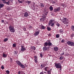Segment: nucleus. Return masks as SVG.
I'll use <instances>...</instances> for the list:
<instances>
[{
	"label": "nucleus",
	"instance_id": "obj_9",
	"mask_svg": "<svg viewBox=\"0 0 74 74\" xmlns=\"http://www.w3.org/2000/svg\"><path fill=\"white\" fill-rule=\"evenodd\" d=\"M45 13L43 15V16H44L45 17H47V15L48 14V12H49L48 11H45Z\"/></svg>",
	"mask_w": 74,
	"mask_h": 74
},
{
	"label": "nucleus",
	"instance_id": "obj_27",
	"mask_svg": "<svg viewBox=\"0 0 74 74\" xmlns=\"http://www.w3.org/2000/svg\"><path fill=\"white\" fill-rule=\"evenodd\" d=\"M12 47L13 48L15 47H16V44L15 43L13 44Z\"/></svg>",
	"mask_w": 74,
	"mask_h": 74
},
{
	"label": "nucleus",
	"instance_id": "obj_50",
	"mask_svg": "<svg viewBox=\"0 0 74 74\" xmlns=\"http://www.w3.org/2000/svg\"><path fill=\"white\" fill-rule=\"evenodd\" d=\"M40 74H44V73L43 72H41L40 73Z\"/></svg>",
	"mask_w": 74,
	"mask_h": 74
},
{
	"label": "nucleus",
	"instance_id": "obj_1",
	"mask_svg": "<svg viewBox=\"0 0 74 74\" xmlns=\"http://www.w3.org/2000/svg\"><path fill=\"white\" fill-rule=\"evenodd\" d=\"M55 20L51 19L50 20L49 23V25H51V27H54L55 26Z\"/></svg>",
	"mask_w": 74,
	"mask_h": 74
},
{
	"label": "nucleus",
	"instance_id": "obj_30",
	"mask_svg": "<svg viewBox=\"0 0 74 74\" xmlns=\"http://www.w3.org/2000/svg\"><path fill=\"white\" fill-rule=\"evenodd\" d=\"M8 40V38H6L4 40V42H6V41H7Z\"/></svg>",
	"mask_w": 74,
	"mask_h": 74
},
{
	"label": "nucleus",
	"instance_id": "obj_39",
	"mask_svg": "<svg viewBox=\"0 0 74 74\" xmlns=\"http://www.w3.org/2000/svg\"><path fill=\"white\" fill-rule=\"evenodd\" d=\"M48 74H51V71H48Z\"/></svg>",
	"mask_w": 74,
	"mask_h": 74
},
{
	"label": "nucleus",
	"instance_id": "obj_13",
	"mask_svg": "<svg viewBox=\"0 0 74 74\" xmlns=\"http://www.w3.org/2000/svg\"><path fill=\"white\" fill-rule=\"evenodd\" d=\"M39 33H40V31H36L34 35L36 36H38Z\"/></svg>",
	"mask_w": 74,
	"mask_h": 74
},
{
	"label": "nucleus",
	"instance_id": "obj_26",
	"mask_svg": "<svg viewBox=\"0 0 74 74\" xmlns=\"http://www.w3.org/2000/svg\"><path fill=\"white\" fill-rule=\"evenodd\" d=\"M60 36V35L59 34H57L56 36V38H59V37Z\"/></svg>",
	"mask_w": 74,
	"mask_h": 74
},
{
	"label": "nucleus",
	"instance_id": "obj_43",
	"mask_svg": "<svg viewBox=\"0 0 74 74\" xmlns=\"http://www.w3.org/2000/svg\"><path fill=\"white\" fill-rule=\"evenodd\" d=\"M17 53H16V51H14V54H15L16 55L17 54Z\"/></svg>",
	"mask_w": 74,
	"mask_h": 74
},
{
	"label": "nucleus",
	"instance_id": "obj_55",
	"mask_svg": "<svg viewBox=\"0 0 74 74\" xmlns=\"http://www.w3.org/2000/svg\"><path fill=\"white\" fill-rule=\"evenodd\" d=\"M44 73H45V74H47V72H44Z\"/></svg>",
	"mask_w": 74,
	"mask_h": 74
},
{
	"label": "nucleus",
	"instance_id": "obj_36",
	"mask_svg": "<svg viewBox=\"0 0 74 74\" xmlns=\"http://www.w3.org/2000/svg\"><path fill=\"white\" fill-rule=\"evenodd\" d=\"M61 42L62 43H64V40L62 39L61 41Z\"/></svg>",
	"mask_w": 74,
	"mask_h": 74
},
{
	"label": "nucleus",
	"instance_id": "obj_25",
	"mask_svg": "<svg viewBox=\"0 0 74 74\" xmlns=\"http://www.w3.org/2000/svg\"><path fill=\"white\" fill-rule=\"evenodd\" d=\"M47 29L49 31H50V30H51V28H50L49 27H47Z\"/></svg>",
	"mask_w": 74,
	"mask_h": 74
},
{
	"label": "nucleus",
	"instance_id": "obj_28",
	"mask_svg": "<svg viewBox=\"0 0 74 74\" xmlns=\"http://www.w3.org/2000/svg\"><path fill=\"white\" fill-rule=\"evenodd\" d=\"M48 67H46L45 69V71H47V70H48Z\"/></svg>",
	"mask_w": 74,
	"mask_h": 74
},
{
	"label": "nucleus",
	"instance_id": "obj_46",
	"mask_svg": "<svg viewBox=\"0 0 74 74\" xmlns=\"http://www.w3.org/2000/svg\"><path fill=\"white\" fill-rule=\"evenodd\" d=\"M19 3H22V1H18Z\"/></svg>",
	"mask_w": 74,
	"mask_h": 74
},
{
	"label": "nucleus",
	"instance_id": "obj_4",
	"mask_svg": "<svg viewBox=\"0 0 74 74\" xmlns=\"http://www.w3.org/2000/svg\"><path fill=\"white\" fill-rule=\"evenodd\" d=\"M55 66L56 67V69H59V68H61L62 66H61V64H60V63H55Z\"/></svg>",
	"mask_w": 74,
	"mask_h": 74
},
{
	"label": "nucleus",
	"instance_id": "obj_51",
	"mask_svg": "<svg viewBox=\"0 0 74 74\" xmlns=\"http://www.w3.org/2000/svg\"><path fill=\"white\" fill-rule=\"evenodd\" d=\"M74 34H72L71 35V37H74Z\"/></svg>",
	"mask_w": 74,
	"mask_h": 74
},
{
	"label": "nucleus",
	"instance_id": "obj_19",
	"mask_svg": "<svg viewBox=\"0 0 74 74\" xmlns=\"http://www.w3.org/2000/svg\"><path fill=\"white\" fill-rule=\"evenodd\" d=\"M7 56V54H5L4 53H3V57H4V58H6Z\"/></svg>",
	"mask_w": 74,
	"mask_h": 74
},
{
	"label": "nucleus",
	"instance_id": "obj_10",
	"mask_svg": "<svg viewBox=\"0 0 74 74\" xmlns=\"http://www.w3.org/2000/svg\"><path fill=\"white\" fill-rule=\"evenodd\" d=\"M39 27L40 29H45V26H43L42 25H41L39 26Z\"/></svg>",
	"mask_w": 74,
	"mask_h": 74
},
{
	"label": "nucleus",
	"instance_id": "obj_32",
	"mask_svg": "<svg viewBox=\"0 0 74 74\" xmlns=\"http://www.w3.org/2000/svg\"><path fill=\"white\" fill-rule=\"evenodd\" d=\"M35 60V63H37L38 62V61H37V59H35L34 60Z\"/></svg>",
	"mask_w": 74,
	"mask_h": 74
},
{
	"label": "nucleus",
	"instance_id": "obj_33",
	"mask_svg": "<svg viewBox=\"0 0 74 74\" xmlns=\"http://www.w3.org/2000/svg\"><path fill=\"white\" fill-rule=\"evenodd\" d=\"M6 73L8 74L10 73V71H8V70H7V71H6Z\"/></svg>",
	"mask_w": 74,
	"mask_h": 74
},
{
	"label": "nucleus",
	"instance_id": "obj_21",
	"mask_svg": "<svg viewBox=\"0 0 74 74\" xmlns=\"http://www.w3.org/2000/svg\"><path fill=\"white\" fill-rule=\"evenodd\" d=\"M4 5L3 4H0V9L4 7Z\"/></svg>",
	"mask_w": 74,
	"mask_h": 74
},
{
	"label": "nucleus",
	"instance_id": "obj_23",
	"mask_svg": "<svg viewBox=\"0 0 74 74\" xmlns=\"http://www.w3.org/2000/svg\"><path fill=\"white\" fill-rule=\"evenodd\" d=\"M4 3H5V4H6L9 5V4H10V2L9 1H8V2L5 1Z\"/></svg>",
	"mask_w": 74,
	"mask_h": 74
},
{
	"label": "nucleus",
	"instance_id": "obj_38",
	"mask_svg": "<svg viewBox=\"0 0 74 74\" xmlns=\"http://www.w3.org/2000/svg\"><path fill=\"white\" fill-rule=\"evenodd\" d=\"M1 69H4V66L3 65H2L1 67Z\"/></svg>",
	"mask_w": 74,
	"mask_h": 74
},
{
	"label": "nucleus",
	"instance_id": "obj_59",
	"mask_svg": "<svg viewBox=\"0 0 74 74\" xmlns=\"http://www.w3.org/2000/svg\"><path fill=\"white\" fill-rule=\"evenodd\" d=\"M5 16H7V15H5Z\"/></svg>",
	"mask_w": 74,
	"mask_h": 74
},
{
	"label": "nucleus",
	"instance_id": "obj_7",
	"mask_svg": "<svg viewBox=\"0 0 74 74\" xmlns=\"http://www.w3.org/2000/svg\"><path fill=\"white\" fill-rule=\"evenodd\" d=\"M65 25H66V26H68V24L69 23V20H68V19L65 18Z\"/></svg>",
	"mask_w": 74,
	"mask_h": 74
},
{
	"label": "nucleus",
	"instance_id": "obj_44",
	"mask_svg": "<svg viewBox=\"0 0 74 74\" xmlns=\"http://www.w3.org/2000/svg\"><path fill=\"white\" fill-rule=\"evenodd\" d=\"M29 29H32V26L30 25V26H29Z\"/></svg>",
	"mask_w": 74,
	"mask_h": 74
},
{
	"label": "nucleus",
	"instance_id": "obj_14",
	"mask_svg": "<svg viewBox=\"0 0 74 74\" xmlns=\"http://www.w3.org/2000/svg\"><path fill=\"white\" fill-rule=\"evenodd\" d=\"M48 41L49 42L48 43V46H50V47H51V46H52V43L50 42V41L49 40V41L48 40Z\"/></svg>",
	"mask_w": 74,
	"mask_h": 74
},
{
	"label": "nucleus",
	"instance_id": "obj_41",
	"mask_svg": "<svg viewBox=\"0 0 74 74\" xmlns=\"http://www.w3.org/2000/svg\"><path fill=\"white\" fill-rule=\"evenodd\" d=\"M40 56L41 58H42V54L41 53L40 54Z\"/></svg>",
	"mask_w": 74,
	"mask_h": 74
},
{
	"label": "nucleus",
	"instance_id": "obj_40",
	"mask_svg": "<svg viewBox=\"0 0 74 74\" xmlns=\"http://www.w3.org/2000/svg\"><path fill=\"white\" fill-rule=\"evenodd\" d=\"M48 36L49 37H51V34H49Z\"/></svg>",
	"mask_w": 74,
	"mask_h": 74
},
{
	"label": "nucleus",
	"instance_id": "obj_3",
	"mask_svg": "<svg viewBox=\"0 0 74 74\" xmlns=\"http://www.w3.org/2000/svg\"><path fill=\"white\" fill-rule=\"evenodd\" d=\"M9 30L12 33H14L15 32V29L14 27L10 25L9 27Z\"/></svg>",
	"mask_w": 74,
	"mask_h": 74
},
{
	"label": "nucleus",
	"instance_id": "obj_56",
	"mask_svg": "<svg viewBox=\"0 0 74 74\" xmlns=\"http://www.w3.org/2000/svg\"><path fill=\"white\" fill-rule=\"evenodd\" d=\"M60 70H62V68H60Z\"/></svg>",
	"mask_w": 74,
	"mask_h": 74
},
{
	"label": "nucleus",
	"instance_id": "obj_17",
	"mask_svg": "<svg viewBox=\"0 0 74 74\" xmlns=\"http://www.w3.org/2000/svg\"><path fill=\"white\" fill-rule=\"evenodd\" d=\"M26 48L25 47L21 49V51H22V52H24V51H26Z\"/></svg>",
	"mask_w": 74,
	"mask_h": 74
},
{
	"label": "nucleus",
	"instance_id": "obj_24",
	"mask_svg": "<svg viewBox=\"0 0 74 74\" xmlns=\"http://www.w3.org/2000/svg\"><path fill=\"white\" fill-rule=\"evenodd\" d=\"M31 48H32L33 49V50H36V47H35L34 46H31Z\"/></svg>",
	"mask_w": 74,
	"mask_h": 74
},
{
	"label": "nucleus",
	"instance_id": "obj_35",
	"mask_svg": "<svg viewBox=\"0 0 74 74\" xmlns=\"http://www.w3.org/2000/svg\"><path fill=\"white\" fill-rule=\"evenodd\" d=\"M63 56H61L60 58V60H62V59H63Z\"/></svg>",
	"mask_w": 74,
	"mask_h": 74
},
{
	"label": "nucleus",
	"instance_id": "obj_11",
	"mask_svg": "<svg viewBox=\"0 0 74 74\" xmlns=\"http://www.w3.org/2000/svg\"><path fill=\"white\" fill-rule=\"evenodd\" d=\"M48 49V47H47V46H44L43 48V51H47Z\"/></svg>",
	"mask_w": 74,
	"mask_h": 74
},
{
	"label": "nucleus",
	"instance_id": "obj_12",
	"mask_svg": "<svg viewBox=\"0 0 74 74\" xmlns=\"http://www.w3.org/2000/svg\"><path fill=\"white\" fill-rule=\"evenodd\" d=\"M24 16L25 17H27V16H29V13H28L27 12L25 13Z\"/></svg>",
	"mask_w": 74,
	"mask_h": 74
},
{
	"label": "nucleus",
	"instance_id": "obj_47",
	"mask_svg": "<svg viewBox=\"0 0 74 74\" xmlns=\"http://www.w3.org/2000/svg\"><path fill=\"white\" fill-rule=\"evenodd\" d=\"M26 29L25 28H23V30L24 31H26Z\"/></svg>",
	"mask_w": 74,
	"mask_h": 74
},
{
	"label": "nucleus",
	"instance_id": "obj_61",
	"mask_svg": "<svg viewBox=\"0 0 74 74\" xmlns=\"http://www.w3.org/2000/svg\"><path fill=\"white\" fill-rule=\"evenodd\" d=\"M46 1L47 0H46Z\"/></svg>",
	"mask_w": 74,
	"mask_h": 74
},
{
	"label": "nucleus",
	"instance_id": "obj_22",
	"mask_svg": "<svg viewBox=\"0 0 74 74\" xmlns=\"http://www.w3.org/2000/svg\"><path fill=\"white\" fill-rule=\"evenodd\" d=\"M40 5L41 7H44V5L42 3H40Z\"/></svg>",
	"mask_w": 74,
	"mask_h": 74
},
{
	"label": "nucleus",
	"instance_id": "obj_48",
	"mask_svg": "<svg viewBox=\"0 0 74 74\" xmlns=\"http://www.w3.org/2000/svg\"><path fill=\"white\" fill-rule=\"evenodd\" d=\"M18 74H21V71H18Z\"/></svg>",
	"mask_w": 74,
	"mask_h": 74
},
{
	"label": "nucleus",
	"instance_id": "obj_45",
	"mask_svg": "<svg viewBox=\"0 0 74 74\" xmlns=\"http://www.w3.org/2000/svg\"><path fill=\"white\" fill-rule=\"evenodd\" d=\"M1 22H2V23H4V20H1Z\"/></svg>",
	"mask_w": 74,
	"mask_h": 74
},
{
	"label": "nucleus",
	"instance_id": "obj_15",
	"mask_svg": "<svg viewBox=\"0 0 74 74\" xmlns=\"http://www.w3.org/2000/svg\"><path fill=\"white\" fill-rule=\"evenodd\" d=\"M44 47H47L48 46V43L47 42H45L44 44Z\"/></svg>",
	"mask_w": 74,
	"mask_h": 74
},
{
	"label": "nucleus",
	"instance_id": "obj_29",
	"mask_svg": "<svg viewBox=\"0 0 74 74\" xmlns=\"http://www.w3.org/2000/svg\"><path fill=\"white\" fill-rule=\"evenodd\" d=\"M71 28L72 30H73V31H74V26H72Z\"/></svg>",
	"mask_w": 74,
	"mask_h": 74
},
{
	"label": "nucleus",
	"instance_id": "obj_6",
	"mask_svg": "<svg viewBox=\"0 0 74 74\" xmlns=\"http://www.w3.org/2000/svg\"><path fill=\"white\" fill-rule=\"evenodd\" d=\"M42 16L43 17L40 19V21L41 22H44L46 19V17H45L44 16Z\"/></svg>",
	"mask_w": 74,
	"mask_h": 74
},
{
	"label": "nucleus",
	"instance_id": "obj_34",
	"mask_svg": "<svg viewBox=\"0 0 74 74\" xmlns=\"http://www.w3.org/2000/svg\"><path fill=\"white\" fill-rule=\"evenodd\" d=\"M62 22H63L65 24V20H62Z\"/></svg>",
	"mask_w": 74,
	"mask_h": 74
},
{
	"label": "nucleus",
	"instance_id": "obj_8",
	"mask_svg": "<svg viewBox=\"0 0 74 74\" xmlns=\"http://www.w3.org/2000/svg\"><path fill=\"white\" fill-rule=\"evenodd\" d=\"M60 10V8L59 7L55 9L54 10V12H58Z\"/></svg>",
	"mask_w": 74,
	"mask_h": 74
},
{
	"label": "nucleus",
	"instance_id": "obj_42",
	"mask_svg": "<svg viewBox=\"0 0 74 74\" xmlns=\"http://www.w3.org/2000/svg\"><path fill=\"white\" fill-rule=\"evenodd\" d=\"M21 49H22V48H24V47L23 46L21 45Z\"/></svg>",
	"mask_w": 74,
	"mask_h": 74
},
{
	"label": "nucleus",
	"instance_id": "obj_18",
	"mask_svg": "<svg viewBox=\"0 0 74 74\" xmlns=\"http://www.w3.org/2000/svg\"><path fill=\"white\" fill-rule=\"evenodd\" d=\"M56 25L58 27H59V26H60V24L58 23V22H56Z\"/></svg>",
	"mask_w": 74,
	"mask_h": 74
},
{
	"label": "nucleus",
	"instance_id": "obj_58",
	"mask_svg": "<svg viewBox=\"0 0 74 74\" xmlns=\"http://www.w3.org/2000/svg\"><path fill=\"white\" fill-rule=\"evenodd\" d=\"M6 23H7V24H8V22H6Z\"/></svg>",
	"mask_w": 74,
	"mask_h": 74
},
{
	"label": "nucleus",
	"instance_id": "obj_60",
	"mask_svg": "<svg viewBox=\"0 0 74 74\" xmlns=\"http://www.w3.org/2000/svg\"><path fill=\"white\" fill-rule=\"evenodd\" d=\"M41 66H42V65H41Z\"/></svg>",
	"mask_w": 74,
	"mask_h": 74
},
{
	"label": "nucleus",
	"instance_id": "obj_53",
	"mask_svg": "<svg viewBox=\"0 0 74 74\" xmlns=\"http://www.w3.org/2000/svg\"><path fill=\"white\" fill-rule=\"evenodd\" d=\"M3 1H6L7 0H2Z\"/></svg>",
	"mask_w": 74,
	"mask_h": 74
},
{
	"label": "nucleus",
	"instance_id": "obj_20",
	"mask_svg": "<svg viewBox=\"0 0 74 74\" xmlns=\"http://www.w3.org/2000/svg\"><path fill=\"white\" fill-rule=\"evenodd\" d=\"M49 9L51 11H52L53 10V8L52 6H50L49 8Z\"/></svg>",
	"mask_w": 74,
	"mask_h": 74
},
{
	"label": "nucleus",
	"instance_id": "obj_16",
	"mask_svg": "<svg viewBox=\"0 0 74 74\" xmlns=\"http://www.w3.org/2000/svg\"><path fill=\"white\" fill-rule=\"evenodd\" d=\"M54 50L55 51H57L58 50V47H54Z\"/></svg>",
	"mask_w": 74,
	"mask_h": 74
},
{
	"label": "nucleus",
	"instance_id": "obj_52",
	"mask_svg": "<svg viewBox=\"0 0 74 74\" xmlns=\"http://www.w3.org/2000/svg\"><path fill=\"white\" fill-rule=\"evenodd\" d=\"M64 53H62L61 54V55H64Z\"/></svg>",
	"mask_w": 74,
	"mask_h": 74
},
{
	"label": "nucleus",
	"instance_id": "obj_54",
	"mask_svg": "<svg viewBox=\"0 0 74 74\" xmlns=\"http://www.w3.org/2000/svg\"><path fill=\"white\" fill-rule=\"evenodd\" d=\"M34 58H35V59L37 58V57L36 56H34Z\"/></svg>",
	"mask_w": 74,
	"mask_h": 74
},
{
	"label": "nucleus",
	"instance_id": "obj_49",
	"mask_svg": "<svg viewBox=\"0 0 74 74\" xmlns=\"http://www.w3.org/2000/svg\"><path fill=\"white\" fill-rule=\"evenodd\" d=\"M7 10H11V9H10V8H8Z\"/></svg>",
	"mask_w": 74,
	"mask_h": 74
},
{
	"label": "nucleus",
	"instance_id": "obj_5",
	"mask_svg": "<svg viewBox=\"0 0 74 74\" xmlns=\"http://www.w3.org/2000/svg\"><path fill=\"white\" fill-rule=\"evenodd\" d=\"M67 44L71 46H74V43L70 41H68L67 42Z\"/></svg>",
	"mask_w": 74,
	"mask_h": 74
},
{
	"label": "nucleus",
	"instance_id": "obj_2",
	"mask_svg": "<svg viewBox=\"0 0 74 74\" xmlns=\"http://www.w3.org/2000/svg\"><path fill=\"white\" fill-rule=\"evenodd\" d=\"M16 63L19 66H20L21 68L24 69L25 68V65L23 64H22L19 61H16Z\"/></svg>",
	"mask_w": 74,
	"mask_h": 74
},
{
	"label": "nucleus",
	"instance_id": "obj_37",
	"mask_svg": "<svg viewBox=\"0 0 74 74\" xmlns=\"http://www.w3.org/2000/svg\"><path fill=\"white\" fill-rule=\"evenodd\" d=\"M27 3H28V4H30V3H31V1H27Z\"/></svg>",
	"mask_w": 74,
	"mask_h": 74
},
{
	"label": "nucleus",
	"instance_id": "obj_31",
	"mask_svg": "<svg viewBox=\"0 0 74 74\" xmlns=\"http://www.w3.org/2000/svg\"><path fill=\"white\" fill-rule=\"evenodd\" d=\"M63 32V30L62 29H61L60 30V33H62Z\"/></svg>",
	"mask_w": 74,
	"mask_h": 74
},
{
	"label": "nucleus",
	"instance_id": "obj_57",
	"mask_svg": "<svg viewBox=\"0 0 74 74\" xmlns=\"http://www.w3.org/2000/svg\"><path fill=\"white\" fill-rule=\"evenodd\" d=\"M34 5H35V4H34V5H33V6L34 7Z\"/></svg>",
	"mask_w": 74,
	"mask_h": 74
}]
</instances>
